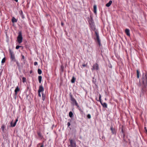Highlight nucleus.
I'll return each mask as SVG.
<instances>
[{
  "instance_id": "1",
  "label": "nucleus",
  "mask_w": 147,
  "mask_h": 147,
  "mask_svg": "<svg viewBox=\"0 0 147 147\" xmlns=\"http://www.w3.org/2000/svg\"><path fill=\"white\" fill-rule=\"evenodd\" d=\"M93 38L95 42L98 44L99 47L101 46V40L99 36H93Z\"/></svg>"
},
{
  "instance_id": "2",
  "label": "nucleus",
  "mask_w": 147,
  "mask_h": 147,
  "mask_svg": "<svg viewBox=\"0 0 147 147\" xmlns=\"http://www.w3.org/2000/svg\"><path fill=\"white\" fill-rule=\"evenodd\" d=\"M142 81L144 84H147V72L143 74L142 75Z\"/></svg>"
},
{
  "instance_id": "3",
  "label": "nucleus",
  "mask_w": 147,
  "mask_h": 147,
  "mask_svg": "<svg viewBox=\"0 0 147 147\" xmlns=\"http://www.w3.org/2000/svg\"><path fill=\"white\" fill-rule=\"evenodd\" d=\"M92 30L94 31L93 36H99V31L95 27V26L92 23Z\"/></svg>"
},
{
  "instance_id": "4",
  "label": "nucleus",
  "mask_w": 147,
  "mask_h": 147,
  "mask_svg": "<svg viewBox=\"0 0 147 147\" xmlns=\"http://www.w3.org/2000/svg\"><path fill=\"white\" fill-rule=\"evenodd\" d=\"M17 40L19 43H20L22 42V33L21 32L19 33V35L17 37Z\"/></svg>"
},
{
  "instance_id": "5",
  "label": "nucleus",
  "mask_w": 147,
  "mask_h": 147,
  "mask_svg": "<svg viewBox=\"0 0 147 147\" xmlns=\"http://www.w3.org/2000/svg\"><path fill=\"white\" fill-rule=\"evenodd\" d=\"M9 52L10 54V57L11 59L12 60H14L15 59V57L13 52L10 50Z\"/></svg>"
},
{
  "instance_id": "6",
  "label": "nucleus",
  "mask_w": 147,
  "mask_h": 147,
  "mask_svg": "<svg viewBox=\"0 0 147 147\" xmlns=\"http://www.w3.org/2000/svg\"><path fill=\"white\" fill-rule=\"evenodd\" d=\"M70 147H76V143L72 140H70Z\"/></svg>"
},
{
  "instance_id": "7",
  "label": "nucleus",
  "mask_w": 147,
  "mask_h": 147,
  "mask_svg": "<svg viewBox=\"0 0 147 147\" xmlns=\"http://www.w3.org/2000/svg\"><path fill=\"white\" fill-rule=\"evenodd\" d=\"M93 69L95 70H98L99 69L98 65L97 63H96L95 64L93 65Z\"/></svg>"
},
{
  "instance_id": "8",
  "label": "nucleus",
  "mask_w": 147,
  "mask_h": 147,
  "mask_svg": "<svg viewBox=\"0 0 147 147\" xmlns=\"http://www.w3.org/2000/svg\"><path fill=\"white\" fill-rule=\"evenodd\" d=\"M111 133L112 134H116V131L115 128H113V127H111Z\"/></svg>"
},
{
  "instance_id": "9",
  "label": "nucleus",
  "mask_w": 147,
  "mask_h": 147,
  "mask_svg": "<svg viewBox=\"0 0 147 147\" xmlns=\"http://www.w3.org/2000/svg\"><path fill=\"white\" fill-rule=\"evenodd\" d=\"M18 118L16 119V121L15 123L13 124V122L11 121V126L12 127H14L15 126L17 122L18 121Z\"/></svg>"
},
{
  "instance_id": "10",
  "label": "nucleus",
  "mask_w": 147,
  "mask_h": 147,
  "mask_svg": "<svg viewBox=\"0 0 147 147\" xmlns=\"http://www.w3.org/2000/svg\"><path fill=\"white\" fill-rule=\"evenodd\" d=\"M125 33L128 36H130V30L128 29H126L125 30Z\"/></svg>"
},
{
  "instance_id": "11",
  "label": "nucleus",
  "mask_w": 147,
  "mask_h": 147,
  "mask_svg": "<svg viewBox=\"0 0 147 147\" xmlns=\"http://www.w3.org/2000/svg\"><path fill=\"white\" fill-rule=\"evenodd\" d=\"M44 91V88L41 85L39 87L38 90V92H43Z\"/></svg>"
},
{
  "instance_id": "12",
  "label": "nucleus",
  "mask_w": 147,
  "mask_h": 147,
  "mask_svg": "<svg viewBox=\"0 0 147 147\" xmlns=\"http://www.w3.org/2000/svg\"><path fill=\"white\" fill-rule=\"evenodd\" d=\"M94 8V12L95 14V15L97 13V12H96V10H97V6L96 5H94V6L93 7Z\"/></svg>"
},
{
  "instance_id": "13",
  "label": "nucleus",
  "mask_w": 147,
  "mask_h": 147,
  "mask_svg": "<svg viewBox=\"0 0 147 147\" xmlns=\"http://www.w3.org/2000/svg\"><path fill=\"white\" fill-rule=\"evenodd\" d=\"M100 102L101 104L102 105V106L105 108H107V104L105 102L102 103V102L101 101H100Z\"/></svg>"
},
{
  "instance_id": "14",
  "label": "nucleus",
  "mask_w": 147,
  "mask_h": 147,
  "mask_svg": "<svg viewBox=\"0 0 147 147\" xmlns=\"http://www.w3.org/2000/svg\"><path fill=\"white\" fill-rule=\"evenodd\" d=\"M136 72L137 78H140V72L138 69L136 70Z\"/></svg>"
},
{
  "instance_id": "15",
  "label": "nucleus",
  "mask_w": 147,
  "mask_h": 147,
  "mask_svg": "<svg viewBox=\"0 0 147 147\" xmlns=\"http://www.w3.org/2000/svg\"><path fill=\"white\" fill-rule=\"evenodd\" d=\"M112 3V1L110 0L109 1V2L107 3L106 5V6L107 7H109L111 5V4Z\"/></svg>"
},
{
  "instance_id": "16",
  "label": "nucleus",
  "mask_w": 147,
  "mask_h": 147,
  "mask_svg": "<svg viewBox=\"0 0 147 147\" xmlns=\"http://www.w3.org/2000/svg\"><path fill=\"white\" fill-rule=\"evenodd\" d=\"M71 100L72 101H73V102H74L75 103L76 105V106L78 105L77 103V102L75 99L74 98L71 97Z\"/></svg>"
},
{
  "instance_id": "17",
  "label": "nucleus",
  "mask_w": 147,
  "mask_h": 147,
  "mask_svg": "<svg viewBox=\"0 0 147 147\" xmlns=\"http://www.w3.org/2000/svg\"><path fill=\"white\" fill-rule=\"evenodd\" d=\"M19 90H20V89H19L18 86L16 87V89H15V92L16 94H17V92H18L19 91Z\"/></svg>"
},
{
  "instance_id": "18",
  "label": "nucleus",
  "mask_w": 147,
  "mask_h": 147,
  "mask_svg": "<svg viewBox=\"0 0 147 147\" xmlns=\"http://www.w3.org/2000/svg\"><path fill=\"white\" fill-rule=\"evenodd\" d=\"M12 22H16L17 20L14 17H13L12 20Z\"/></svg>"
},
{
  "instance_id": "19",
  "label": "nucleus",
  "mask_w": 147,
  "mask_h": 147,
  "mask_svg": "<svg viewBox=\"0 0 147 147\" xmlns=\"http://www.w3.org/2000/svg\"><path fill=\"white\" fill-rule=\"evenodd\" d=\"M42 77L41 76H39L38 77V79L39 82L40 83L41 82Z\"/></svg>"
},
{
  "instance_id": "20",
  "label": "nucleus",
  "mask_w": 147,
  "mask_h": 147,
  "mask_svg": "<svg viewBox=\"0 0 147 147\" xmlns=\"http://www.w3.org/2000/svg\"><path fill=\"white\" fill-rule=\"evenodd\" d=\"M1 129H2V130L3 131H4L5 130V126L4 125H3L1 126Z\"/></svg>"
},
{
  "instance_id": "21",
  "label": "nucleus",
  "mask_w": 147,
  "mask_h": 147,
  "mask_svg": "<svg viewBox=\"0 0 147 147\" xmlns=\"http://www.w3.org/2000/svg\"><path fill=\"white\" fill-rule=\"evenodd\" d=\"M76 80V78L74 77H73L71 80V82L72 83H74V82L75 80Z\"/></svg>"
},
{
  "instance_id": "22",
  "label": "nucleus",
  "mask_w": 147,
  "mask_h": 147,
  "mask_svg": "<svg viewBox=\"0 0 147 147\" xmlns=\"http://www.w3.org/2000/svg\"><path fill=\"white\" fill-rule=\"evenodd\" d=\"M38 72L39 74H41L42 71L40 69H38Z\"/></svg>"
},
{
  "instance_id": "23",
  "label": "nucleus",
  "mask_w": 147,
  "mask_h": 147,
  "mask_svg": "<svg viewBox=\"0 0 147 147\" xmlns=\"http://www.w3.org/2000/svg\"><path fill=\"white\" fill-rule=\"evenodd\" d=\"M73 115V114L72 112L70 111L69 113V116L70 117H72Z\"/></svg>"
},
{
  "instance_id": "24",
  "label": "nucleus",
  "mask_w": 147,
  "mask_h": 147,
  "mask_svg": "<svg viewBox=\"0 0 147 147\" xmlns=\"http://www.w3.org/2000/svg\"><path fill=\"white\" fill-rule=\"evenodd\" d=\"M5 58H4L1 61V63H5Z\"/></svg>"
},
{
  "instance_id": "25",
  "label": "nucleus",
  "mask_w": 147,
  "mask_h": 147,
  "mask_svg": "<svg viewBox=\"0 0 147 147\" xmlns=\"http://www.w3.org/2000/svg\"><path fill=\"white\" fill-rule=\"evenodd\" d=\"M20 15L22 18H24V16H23V12L22 11H21V12L20 13Z\"/></svg>"
},
{
  "instance_id": "26",
  "label": "nucleus",
  "mask_w": 147,
  "mask_h": 147,
  "mask_svg": "<svg viewBox=\"0 0 147 147\" xmlns=\"http://www.w3.org/2000/svg\"><path fill=\"white\" fill-rule=\"evenodd\" d=\"M26 78L25 77H23L22 78V82L23 83H24L26 82Z\"/></svg>"
},
{
  "instance_id": "27",
  "label": "nucleus",
  "mask_w": 147,
  "mask_h": 147,
  "mask_svg": "<svg viewBox=\"0 0 147 147\" xmlns=\"http://www.w3.org/2000/svg\"><path fill=\"white\" fill-rule=\"evenodd\" d=\"M20 47H21V46H16V49H19V48Z\"/></svg>"
},
{
  "instance_id": "28",
  "label": "nucleus",
  "mask_w": 147,
  "mask_h": 147,
  "mask_svg": "<svg viewBox=\"0 0 147 147\" xmlns=\"http://www.w3.org/2000/svg\"><path fill=\"white\" fill-rule=\"evenodd\" d=\"M87 117L88 118H91V115L90 114H88L87 115Z\"/></svg>"
},
{
  "instance_id": "29",
  "label": "nucleus",
  "mask_w": 147,
  "mask_h": 147,
  "mask_svg": "<svg viewBox=\"0 0 147 147\" xmlns=\"http://www.w3.org/2000/svg\"><path fill=\"white\" fill-rule=\"evenodd\" d=\"M89 22L90 24L91 25L92 23V21L91 20H90L89 21Z\"/></svg>"
},
{
  "instance_id": "30",
  "label": "nucleus",
  "mask_w": 147,
  "mask_h": 147,
  "mask_svg": "<svg viewBox=\"0 0 147 147\" xmlns=\"http://www.w3.org/2000/svg\"><path fill=\"white\" fill-rule=\"evenodd\" d=\"M101 95L100 94L99 95V98L100 101H101Z\"/></svg>"
},
{
  "instance_id": "31",
  "label": "nucleus",
  "mask_w": 147,
  "mask_h": 147,
  "mask_svg": "<svg viewBox=\"0 0 147 147\" xmlns=\"http://www.w3.org/2000/svg\"><path fill=\"white\" fill-rule=\"evenodd\" d=\"M34 64L35 65H37V62H35L34 63Z\"/></svg>"
},
{
  "instance_id": "32",
  "label": "nucleus",
  "mask_w": 147,
  "mask_h": 147,
  "mask_svg": "<svg viewBox=\"0 0 147 147\" xmlns=\"http://www.w3.org/2000/svg\"><path fill=\"white\" fill-rule=\"evenodd\" d=\"M67 125H68V127H69L70 125V123L69 122L68 123Z\"/></svg>"
},
{
  "instance_id": "33",
  "label": "nucleus",
  "mask_w": 147,
  "mask_h": 147,
  "mask_svg": "<svg viewBox=\"0 0 147 147\" xmlns=\"http://www.w3.org/2000/svg\"><path fill=\"white\" fill-rule=\"evenodd\" d=\"M22 59H25V57H24V56L23 55H22Z\"/></svg>"
},
{
  "instance_id": "34",
  "label": "nucleus",
  "mask_w": 147,
  "mask_h": 147,
  "mask_svg": "<svg viewBox=\"0 0 147 147\" xmlns=\"http://www.w3.org/2000/svg\"><path fill=\"white\" fill-rule=\"evenodd\" d=\"M38 96L40 97H41V94H40V92H38Z\"/></svg>"
},
{
  "instance_id": "35",
  "label": "nucleus",
  "mask_w": 147,
  "mask_h": 147,
  "mask_svg": "<svg viewBox=\"0 0 147 147\" xmlns=\"http://www.w3.org/2000/svg\"><path fill=\"white\" fill-rule=\"evenodd\" d=\"M82 66H83V67H85V66H86V65L85 64H84V65H82Z\"/></svg>"
},
{
  "instance_id": "36",
  "label": "nucleus",
  "mask_w": 147,
  "mask_h": 147,
  "mask_svg": "<svg viewBox=\"0 0 147 147\" xmlns=\"http://www.w3.org/2000/svg\"><path fill=\"white\" fill-rule=\"evenodd\" d=\"M121 132L122 133H123V129H122V130H121Z\"/></svg>"
},
{
  "instance_id": "37",
  "label": "nucleus",
  "mask_w": 147,
  "mask_h": 147,
  "mask_svg": "<svg viewBox=\"0 0 147 147\" xmlns=\"http://www.w3.org/2000/svg\"><path fill=\"white\" fill-rule=\"evenodd\" d=\"M43 147V145H41V146H40V147Z\"/></svg>"
},
{
  "instance_id": "38",
  "label": "nucleus",
  "mask_w": 147,
  "mask_h": 147,
  "mask_svg": "<svg viewBox=\"0 0 147 147\" xmlns=\"http://www.w3.org/2000/svg\"><path fill=\"white\" fill-rule=\"evenodd\" d=\"M16 2H18V0H14Z\"/></svg>"
},
{
  "instance_id": "39",
  "label": "nucleus",
  "mask_w": 147,
  "mask_h": 147,
  "mask_svg": "<svg viewBox=\"0 0 147 147\" xmlns=\"http://www.w3.org/2000/svg\"><path fill=\"white\" fill-rule=\"evenodd\" d=\"M61 24L62 25H63V23H62V22L61 23Z\"/></svg>"
},
{
  "instance_id": "40",
  "label": "nucleus",
  "mask_w": 147,
  "mask_h": 147,
  "mask_svg": "<svg viewBox=\"0 0 147 147\" xmlns=\"http://www.w3.org/2000/svg\"><path fill=\"white\" fill-rule=\"evenodd\" d=\"M144 128H145V130H146V127H144Z\"/></svg>"
},
{
  "instance_id": "41",
  "label": "nucleus",
  "mask_w": 147,
  "mask_h": 147,
  "mask_svg": "<svg viewBox=\"0 0 147 147\" xmlns=\"http://www.w3.org/2000/svg\"><path fill=\"white\" fill-rule=\"evenodd\" d=\"M31 72H32L31 71H30V73H31Z\"/></svg>"
},
{
  "instance_id": "42",
  "label": "nucleus",
  "mask_w": 147,
  "mask_h": 147,
  "mask_svg": "<svg viewBox=\"0 0 147 147\" xmlns=\"http://www.w3.org/2000/svg\"><path fill=\"white\" fill-rule=\"evenodd\" d=\"M146 130V132H147V130Z\"/></svg>"
},
{
  "instance_id": "43",
  "label": "nucleus",
  "mask_w": 147,
  "mask_h": 147,
  "mask_svg": "<svg viewBox=\"0 0 147 147\" xmlns=\"http://www.w3.org/2000/svg\"><path fill=\"white\" fill-rule=\"evenodd\" d=\"M40 144H39L38 145H40Z\"/></svg>"
}]
</instances>
